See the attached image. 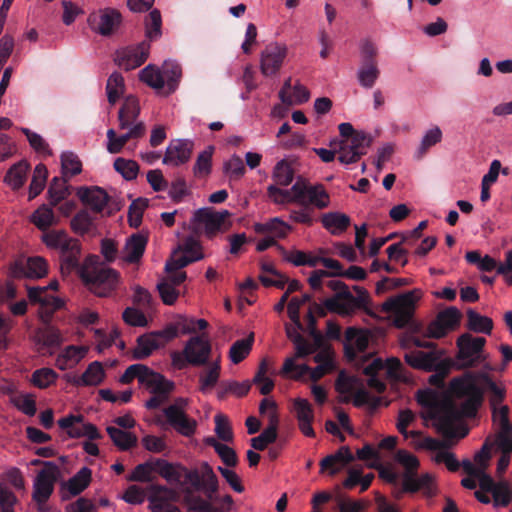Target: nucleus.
<instances>
[{"mask_svg":"<svg viewBox=\"0 0 512 512\" xmlns=\"http://www.w3.org/2000/svg\"><path fill=\"white\" fill-rule=\"evenodd\" d=\"M448 392L452 398L461 401L458 407L433 390L419 391L417 401L425 409L423 418L433 420L436 429L444 436L454 437V422L462 417H475L483 404L484 392L488 394L492 415L495 417L497 407L506 398L507 389L502 382H495L486 372H466L450 381Z\"/></svg>","mask_w":512,"mask_h":512,"instance_id":"1","label":"nucleus"},{"mask_svg":"<svg viewBox=\"0 0 512 512\" xmlns=\"http://www.w3.org/2000/svg\"><path fill=\"white\" fill-rule=\"evenodd\" d=\"M327 287L335 292V295L326 298L322 304L309 302V310L312 315L325 317L327 311L337 313L341 316H352L357 310H362L368 315H373L370 308V295L368 291L361 286H354L356 292L354 296L349 287L340 280H330L326 283Z\"/></svg>","mask_w":512,"mask_h":512,"instance_id":"2","label":"nucleus"},{"mask_svg":"<svg viewBox=\"0 0 512 512\" xmlns=\"http://www.w3.org/2000/svg\"><path fill=\"white\" fill-rule=\"evenodd\" d=\"M269 199L278 205L296 203L304 208L323 210L330 205V195L323 184H312L302 176L297 177L290 189L275 185L267 187Z\"/></svg>","mask_w":512,"mask_h":512,"instance_id":"3","label":"nucleus"},{"mask_svg":"<svg viewBox=\"0 0 512 512\" xmlns=\"http://www.w3.org/2000/svg\"><path fill=\"white\" fill-rule=\"evenodd\" d=\"M41 241L45 246L58 254L61 274L69 275L71 272L80 271L82 256V244L77 238L71 237L66 230L52 229L41 235Z\"/></svg>","mask_w":512,"mask_h":512,"instance_id":"4","label":"nucleus"},{"mask_svg":"<svg viewBox=\"0 0 512 512\" xmlns=\"http://www.w3.org/2000/svg\"><path fill=\"white\" fill-rule=\"evenodd\" d=\"M443 354V350L423 351L414 349L406 352L404 359L414 369L434 372L429 377V383L438 388H443L444 379L455 365L452 358H442Z\"/></svg>","mask_w":512,"mask_h":512,"instance_id":"5","label":"nucleus"},{"mask_svg":"<svg viewBox=\"0 0 512 512\" xmlns=\"http://www.w3.org/2000/svg\"><path fill=\"white\" fill-rule=\"evenodd\" d=\"M395 458L405 468L401 476L402 492L413 494L421 491L426 498L436 496L434 477L429 473L418 475L419 460L415 455L406 450H398Z\"/></svg>","mask_w":512,"mask_h":512,"instance_id":"6","label":"nucleus"},{"mask_svg":"<svg viewBox=\"0 0 512 512\" xmlns=\"http://www.w3.org/2000/svg\"><path fill=\"white\" fill-rule=\"evenodd\" d=\"M177 484H188L195 491H203L205 500H209L212 504L218 502L219 497L216 496L219 487L218 478L207 462L202 463L201 472L197 469L189 470L182 465Z\"/></svg>","mask_w":512,"mask_h":512,"instance_id":"7","label":"nucleus"},{"mask_svg":"<svg viewBox=\"0 0 512 512\" xmlns=\"http://www.w3.org/2000/svg\"><path fill=\"white\" fill-rule=\"evenodd\" d=\"M79 276L89 290L99 297H107L116 290L120 275L109 267L80 268Z\"/></svg>","mask_w":512,"mask_h":512,"instance_id":"8","label":"nucleus"},{"mask_svg":"<svg viewBox=\"0 0 512 512\" xmlns=\"http://www.w3.org/2000/svg\"><path fill=\"white\" fill-rule=\"evenodd\" d=\"M486 339L483 337H474L469 333H464L457 338L456 345L458 348L455 356L454 368L467 369L474 368L483 362L486 357L484 355V346Z\"/></svg>","mask_w":512,"mask_h":512,"instance_id":"9","label":"nucleus"},{"mask_svg":"<svg viewBox=\"0 0 512 512\" xmlns=\"http://www.w3.org/2000/svg\"><path fill=\"white\" fill-rule=\"evenodd\" d=\"M182 465L179 463H170L164 459H155L153 461H146L138 464L131 475L128 477L129 481L136 482H152L154 471L164 478L169 484H177L179 481Z\"/></svg>","mask_w":512,"mask_h":512,"instance_id":"10","label":"nucleus"},{"mask_svg":"<svg viewBox=\"0 0 512 512\" xmlns=\"http://www.w3.org/2000/svg\"><path fill=\"white\" fill-rule=\"evenodd\" d=\"M378 49L370 40L362 41L360 45V67L357 72L359 84L366 89L372 88L380 76L378 67Z\"/></svg>","mask_w":512,"mask_h":512,"instance_id":"11","label":"nucleus"},{"mask_svg":"<svg viewBox=\"0 0 512 512\" xmlns=\"http://www.w3.org/2000/svg\"><path fill=\"white\" fill-rule=\"evenodd\" d=\"M373 138L366 132H360L353 138L332 140L330 146L337 145L338 160L342 164L356 163L362 156L366 155L368 148L372 145Z\"/></svg>","mask_w":512,"mask_h":512,"instance_id":"12","label":"nucleus"},{"mask_svg":"<svg viewBox=\"0 0 512 512\" xmlns=\"http://www.w3.org/2000/svg\"><path fill=\"white\" fill-rule=\"evenodd\" d=\"M416 300L414 292L409 291L387 299L382 304V310L393 316V324L395 327L402 329L412 320Z\"/></svg>","mask_w":512,"mask_h":512,"instance_id":"13","label":"nucleus"},{"mask_svg":"<svg viewBox=\"0 0 512 512\" xmlns=\"http://www.w3.org/2000/svg\"><path fill=\"white\" fill-rule=\"evenodd\" d=\"M231 213L228 210L216 211L213 208H200L193 215V222L203 226L205 236L213 239L219 232L227 231L231 223L228 221Z\"/></svg>","mask_w":512,"mask_h":512,"instance_id":"14","label":"nucleus"},{"mask_svg":"<svg viewBox=\"0 0 512 512\" xmlns=\"http://www.w3.org/2000/svg\"><path fill=\"white\" fill-rule=\"evenodd\" d=\"M59 476L60 470L55 462L44 463L34 480L32 497L36 503L43 504L50 498Z\"/></svg>","mask_w":512,"mask_h":512,"instance_id":"15","label":"nucleus"},{"mask_svg":"<svg viewBox=\"0 0 512 512\" xmlns=\"http://www.w3.org/2000/svg\"><path fill=\"white\" fill-rule=\"evenodd\" d=\"M148 500L152 512H181L174 504L180 500V494L173 488L158 484L151 485Z\"/></svg>","mask_w":512,"mask_h":512,"instance_id":"16","label":"nucleus"},{"mask_svg":"<svg viewBox=\"0 0 512 512\" xmlns=\"http://www.w3.org/2000/svg\"><path fill=\"white\" fill-rule=\"evenodd\" d=\"M47 273V261L40 256L29 257L26 261L16 260L9 268V275L16 279H39L46 276Z\"/></svg>","mask_w":512,"mask_h":512,"instance_id":"17","label":"nucleus"},{"mask_svg":"<svg viewBox=\"0 0 512 512\" xmlns=\"http://www.w3.org/2000/svg\"><path fill=\"white\" fill-rule=\"evenodd\" d=\"M169 343L162 334V329L144 333L137 337L136 345L131 350L133 360H144L150 357L154 351L165 347Z\"/></svg>","mask_w":512,"mask_h":512,"instance_id":"18","label":"nucleus"},{"mask_svg":"<svg viewBox=\"0 0 512 512\" xmlns=\"http://www.w3.org/2000/svg\"><path fill=\"white\" fill-rule=\"evenodd\" d=\"M211 351L210 341L204 335H197L190 337L186 342L183 354L190 365L203 366L208 364Z\"/></svg>","mask_w":512,"mask_h":512,"instance_id":"19","label":"nucleus"},{"mask_svg":"<svg viewBox=\"0 0 512 512\" xmlns=\"http://www.w3.org/2000/svg\"><path fill=\"white\" fill-rule=\"evenodd\" d=\"M150 44L143 41L135 46H129L117 51L115 62L126 71L140 67L148 58Z\"/></svg>","mask_w":512,"mask_h":512,"instance_id":"20","label":"nucleus"},{"mask_svg":"<svg viewBox=\"0 0 512 512\" xmlns=\"http://www.w3.org/2000/svg\"><path fill=\"white\" fill-rule=\"evenodd\" d=\"M178 249L183 253V255L177 259L173 258L167 261L165 265L166 272L180 270L181 268H184L193 262L199 261L204 257L199 241L193 237L185 238Z\"/></svg>","mask_w":512,"mask_h":512,"instance_id":"21","label":"nucleus"},{"mask_svg":"<svg viewBox=\"0 0 512 512\" xmlns=\"http://www.w3.org/2000/svg\"><path fill=\"white\" fill-rule=\"evenodd\" d=\"M286 56V46L278 43L267 45L260 55L261 73L266 77L276 75L281 69Z\"/></svg>","mask_w":512,"mask_h":512,"instance_id":"22","label":"nucleus"},{"mask_svg":"<svg viewBox=\"0 0 512 512\" xmlns=\"http://www.w3.org/2000/svg\"><path fill=\"white\" fill-rule=\"evenodd\" d=\"M91 30L102 36L111 35L121 23V14L114 9H105L93 12L88 17Z\"/></svg>","mask_w":512,"mask_h":512,"instance_id":"23","label":"nucleus"},{"mask_svg":"<svg viewBox=\"0 0 512 512\" xmlns=\"http://www.w3.org/2000/svg\"><path fill=\"white\" fill-rule=\"evenodd\" d=\"M167 422L181 435L190 437L195 433L197 423L181 410L178 405H170L163 410Z\"/></svg>","mask_w":512,"mask_h":512,"instance_id":"24","label":"nucleus"},{"mask_svg":"<svg viewBox=\"0 0 512 512\" xmlns=\"http://www.w3.org/2000/svg\"><path fill=\"white\" fill-rule=\"evenodd\" d=\"M193 142L190 140H171L166 148L163 163L172 166H179L186 163L192 154Z\"/></svg>","mask_w":512,"mask_h":512,"instance_id":"25","label":"nucleus"},{"mask_svg":"<svg viewBox=\"0 0 512 512\" xmlns=\"http://www.w3.org/2000/svg\"><path fill=\"white\" fill-rule=\"evenodd\" d=\"M322 265L327 270H314L308 279V283L314 291H322L323 278L341 277L344 270L342 264L338 260L332 258L324 257Z\"/></svg>","mask_w":512,"mask_h":512,"instance_id":"26","label":"nucleus"},{"mask_svg":"<svg viewBox=\"0 0 512 512\" xmlns=\"http://www.w3.org/2000/svg\"><path fill=\"white\" fill-rule=\"evenodd\" d=\"M67 381L74 386H97L105 378V370L99 361L91 362L81 376L66 375Z\"/></svg>","mask_w":512,"mask_h":512,"instance_id":"27","label":"nucleus"},{"mask_svg":"<svg viewBox=\"0 0 512 512\" xmlns=\"http://www.w3.org/2000/svg\"><path fill=\"white\" fill-rule=\"evenodd\" d=\"M77 195L84 204L89 205L97 213L102 212L111 201L105 190L98 186L81 187Z\"/></svg>","mask_w":512,"mask_h":512,"instance_id":"28","label":"nucleus"},{"mask_svg":"<svg viewBox=\"0 0 512 512\" xmlns=\"http://www.w3.org/2000/svg\"><path fill=\"white\" fill-rule=\"evenodd\" d=\"M353 460L354 457L350 449L346 446L340 447L336 453L330 454L321 460V472L329 470L331 475H335Z\"/></svg>","mask_w":512,"mask_h":512,"instance_id":"29","label":"nucleus"},{"mask_svg":"<svg viewBox=\"0 0 512 512\" xmlns=\"http://www.w3.org/2000/svg\"><path fill=\"white\" fill-rule=\"evenodd\" d=\"M294 409L301 432L307 437H314L315 432L312 427L314 414L311 404L306 399L297 398L294 401Z\"/></svg>","mask_w":512,"mask_h":512,"instance_id":"30","label":"nucleus"},{"mask_svg":"<svg viewBox=\"0 0 512 512\" xmlns=\"http://www.w3.org/2000/svg\"><path fill=\"white\" fill-rule=\"evenodd\" d=\"M347 344L345 354L348 358L354 359L357 352H364L369 344V337L365 331L349 327L345 332Z\"/></svg>","mask_w":512,"mask_h":512,"instance_id":"31","label":"nucleus"},{"mask_svg":"<svg viewBox=\"0 0 512 512\" xmlns=\"http://www.w3.org/2000/svg\"><path fill=\"white\" fill-rule=\"evenodd\" d=\"M196 332L194 319L178 314L174 320L169 322L163 329L162 334L168 342H171L179 336V334H191Z\"/></svg>","mask_w":512,"mask_h":512,"instance_id":"32","label":"nucleus"},{"mask_svg":"<svg viewBox=\"0 0 512 512\" xmlns=\"http://www.w3.org/2000/svg\"><path fill=\"white\" fill-rule=\"evenodd\" d=\"M309 334L313 339V343H309L300 333H295V348L297 358H304L310 354L315 353L317 350L324 348L325 340L322 333L318 329L309 331Z\"/></svg>","mask_w":512,"mask_h":512,"instance_id":"33","label":"nucleus"},{"mask_svg":"<svg viewBox=\"0 0 512 512\" xmlns=\"http://www.w3.org/2000/svg\"><path fill=\"white\" fill-rule=\"evenodd\" d=\"M184 493V502L188 506L189 510L194 512H219L214 504L205 498L195 495V490L188 484H175Z\"/></svg>","mask_w":512,"mask_h":512,"instance_id":"34","label":"nucleus"},{"mask_svg":"<svg viewBox=\"0 0 512 512\" xmlns=\"http://www.w3.org/2000/svg\"><path fill=\"white\" fill-rule=\"evenodd\" d=\"M148 243L147 236L141 233L132 234L127 238L124 247V260L128 263H137L142 258Z\"/></svg>","mask_w":512,"mask_h":512,"instance_id":"35","label":"nucleus"},{"mask_svg":"<svg viewBox=\"0 0 512 512\" xmlns=\"http://www.w3.org/2000/svg\"><path fill=\"white\" fill-rule=\"evenodd\" d=\"M87 351L86 347L69 345L57 356L55 365L62 371L73 368L86 356Z\"/></svg>","mask_w":512,"mask_h":512,"instance_id":"36","label":"nucleus"},{"mask_svg":"<svg viewBox=\"0 0 512 512\" xmlns=\"http://www.w3.org/2000/svg\"><path fill=\"white\" fill-rule=\"evenodd\" d=\"M139 114L140 106L138 99L132 95L126 97L118 112L119 128L122 130L128 129L138 118Z\"/></svg>","mask_w":512,"mask_h":512,"instance_id":"37","label":"nucleus"},{"mask_svg":"<svg viewBox=\"0 0 512 512\" xmlns=\"http://www.w3.org/2000/svg\"><path fill=\"white\" fill-rule=\"evenodd\" d=\"M34 342L38 346V352L43 353L44 349H54L61 345L62 337L54 327L39 328L35 332Z\"/></svg>","mask_w":512,"mask_h":512,"instance_id":"38","label":"nucleus"},{"mask_svg":"<svg viewBox=\"0 0 512 512\" xmlns=\"http://www.w3.org/2000/svg\"><path fill=\"white\" fill-rule=\"evenodd\" d=\"M278 417L275 413L270 415L269 425L260 435L251 439V446L258 451H263L269 444L277 439Z\"/></svg>","mask_w":512,"mask_h":512,"instance_id":"39","label":"nucleus"},{"mask_svg":"<svg viewBox=\"0 0 512 512\" xmlns=\"http://www.w3.org/2000/svg\"><path fill=\"white\" fill-rule=\"evenodd\" d=\"M322 225L333 235H339L350 226V217L340 212H329L322 216Z\"/></svg>","mask_w":512,"mask_h":512,"instance_id":"40","label":"nucleus"},{"mask_svg":"<svg viewBox=\"0 0 512 512\" xmlns=\"http://www.w3.org/2000/svg\"><path fill=\"white\" fill-rule=\"evenodd\" d=\"M28 170L29 164L24 160L19 161L9 168L5 175L4 181L13 190H18L24 185Z\"/></svg>","mask_w":512,"mask_h":512,"instance_id":"41","label":"nucleus"},{"mask_svg":"<svg viewBox=\"0 0 512 512\" xmlns=\"http://www.w3.org/2000/svg\"><path fill=\"white\" fill-rule=\"evenodd\" d=\"M467 328L476 333H484L490 335L493 329V321L491 318L480 315L473 309H468Z\"/></svg>","mask_w":512,"mask_h":512,"instance_id":"42","label":"nucleus"},{"mask_svg":"<svg viewBox=\"0 0 512 512\" xmlns=\"http://www.w3.org/2000/svg\"><path fill=\"white\" fill-rule=\"evenodd\" d=\"M92 472L88 467L81 468L73 477L65 484L68 492L73 495H79L83 492L91 482Z\"/></svg>","mask_w":512,"mask_h":512,"instance_id":"43","label":"nucleus"},{"mask_svg":"<svg viewBox=\"0 0 512 512\" xmlns=\"http://www.w3.org/2000/svg\"><path fill=\"white\" fill-rule=\"evenodd\" d=\"M254 343V334L251 333L248 337L235 341L229 350V358L234 364L242 362L252 350Z\"/></svg>","mask_w":512,"mask_h":512,"instance_id":"44","label":"nucleus"},{"mask_svg":"<svg viewBox=\"0 0 512 512\" xmlns=\"http://www.w3.org/2000/svg\"><path fill=\"white\" fill-rule=\"evenodd\" d=\"M254 229L257 233L270 232L278 238H285L292 227L280 218L275 217L266 223H256Z\"/></svg>","mask_w":512,"mask_h":512,"instance_id":"45","label":"nucleus"},{"mask_svg":"<svg viewBox=\"0 0 512 512\" xmlns=\"http://www.w3.org/2000/svg\"><path fill=\"white\" fill-rule=\"evenodd\" d=\"M106 431L114 445L117 446L120 450H129L137 443V437L130 432L123 431L113 426H108Z\"/></svg>","mask_w":512,"mask_h":512,"instance_id":"46","label":"nucleus"},{"mask_svg":"<svg viewBox=\"0 0 512 512\" xmlns=\"http://www.w3.org/2000/svg\"><path fill=\"white\" fill-rule=\"evenodd\" d=\"M32 223L43 233L50 231L52 225L56 224L55 215L52 208L42 205L31 216Z\"/></svg>","mask_w":512,"mask_h":512,"instance_id":"47","label":"nucleus"},{"mask_svg":"<svg viewBox=\"0 0 512 512\" xmlns=\"http://www.w3.org/2000/svg\"><path fill=\"white\" fill-rule=\"evenodd\" d=\"M221 366L218 361L214 362L210 367L202 371L199 375V390L202 393L210 391L220 378Z\"/></svg>","mask_w":512,"mask_h":512,"instance_id":"48","label":"nucleus"},{"mask_svg":"<svg viewBox=\"0 0 512 512\" xmlns=\"http://www.w3.org/2000/svg\"><path fill=\"white\" fill-rule=\"evenodd\" d=\"M272 178L275 182V186H288L294 180V169L290 163L286 160L277 162L273 169Z\"/></svg>","mask_w":512,"mask_h":512,"instance_id":"49","label":"nucleus"},{"mask_svg":"<svg viewBox=\"0 0 512 512\" xmlns=\"http://www.w3.org/2000/svg\"><path fill=\"white\" fill-rule=\"evenodd\" d=\"M124 90L125 84L123 76L118 72H113L109 76L106 84L108 102L114 105L122 96Z\"/></svg>","mask_w":512,"mask_h":512,"instance_id":"50","label":"nucleus"},{"mask_svg":"<svg viewBox=\"0 0 512 512\" xmlns=\"http://www.w3.org/2000/svg\"><path fill=\"white\" fill-rule=\"evenodd\" d=\"M250 388L251 385L248 381L242 383L237 381H222L217 391V397L223 400L229 393L243 397L249 392Z\"/></svg>","mask_w":512,"mask_h":512,"instance_id":"51","label":"nucleus"},{"mask_svg":"<svg viewBox=\"0 0 512 512\" xmlns=\"http://www.w3.org/2000/svg\"><path fill=\"white\" fill-rule=\"evenodd\" d=\"M48 176L47 168L44 164H38L33 172L32 180L29 186V199H34L38 196L45 187L46 179Z\"/></svg>","mask_w":512,"mask_h":512,"instance_id":"52","label":"nucleus"},{"mask_svg":"<svg viewBox=\"0 0 512 512\" xmlns=\"http://www.w3.org/2000/svg\"><path fill=\"white\" fill-rule=\"evenodd\" d=\"M139 78L153 89L160 90L165 85L161 71L153 65H148L140 71Z\"/></svg>","mask_w":512,"mask_h":512,"instance_id":"53","label":"nucleus"},{"mask_svg":"<svg viewBox=\"0 0 512 512\" xmlns=\"http://www.w3.org/2000/svg\"><path fill=\"white\" fill-rule=\"evenodd\" d=\"M65 179L55 177L52 179L49 189V201L51 206H56L60 201L69 195L68 186Z\"/></svg>","mask_w":512,"mask_h":512,"instance_id":"54","label":"nucleus"},{"mask_svg":"<svg viewBox=\"0 0 512 512\" xmlns=\"http://www.w3.org/2000/svg\"><path fill=\"white\" fill-rule=\"evenodd\" d=\"M148 207V199L137 198L134 200L128 209V222L133 228H138L142 223L143 213Z\"/></svg>","mask_w":512,"mask_h":512,"instance_id":"55","label":"nucleus"},{"mask_svg":"<svg viewBox=\"0 0 512 512\" xmlns=\"http://www.w3.org/2000/svg\"><path fill=\"white\" fill-rule=\"evenodd\" d=\"M312 295L304 294L301 298L293 297L288 304V316L290 320L297 326L299 329H303V325L300 321V309H302V305L311 302Z\"/></svg>","mask_w":512,"mask_h":512,"instance_id":"56","label":"nucleus"},{"mask_svg":"<svg viewBox=\"0 0 512 512\" xmlns=\"http://www.w3.org/2000/svg\"><path fill=\"white\" fill-rule=\"evenodd\" d=\"M161 73L164 80L166 79L168 93L174 92L182 75L180 65L173 62H165Z\"/></svg>","mask_w":512,"mask_h":512,"instance_id":"57","label":"nucleus"},{"mask_svg":"<svg viewBox=\"0 0 512 512\" xmlns=\"http://www.w3.org/2000/svg\"><path fill=\"white\" fill-rule=\"evenodd\" d=\"M58 378V374L51 368H40L32 373L31 382L34 386L45 389L53 384Z\"/></svg>","mask_w":512,"mask_h":512,"instance_id":"58","label":"nucleus"},{"mask_svg":"<svg viewBox=\"0 0 512 512\" xmlns=\"http://www.w3.org/2000/svg\"><path fill=\"white\" fill-rule=\"evenodd\" d=\"M93 218L90 216L88 211H79L70 222L71 229L79 235H85L88 233L93 226Z\"/></svg>","mask_w":512,"mask_h":512,"instance_id":"59","label":"nucleus"},{"mask_svg":"<svg viewBox=\"0 0 512 512\" xmlns=\"http://www.w3.org/2000/svg\"><path fill=\"white\" fill-rule=\"evenodd\" d=\"M146 36L150 40H154L161 35L162 18L158 9L152 10L145 20Z\"/></svg>","mask_w":512,"mask_h":512,"instance_id":"60","label":"nucleus"},{"mask_svg":"<svg viewBox=\"0 0 512 512\" xmlns=\"http://www.w3.org/2000/svg\"><path fill=\"white\" fill-rule=\"evenodd\" d=\"M113 166L114 169L123 176V178L129 181L135 179L139 172V165L134 160L117 158L114 161Z\"/></svg>","mask_w":512,"mask_h":512,"instance_id":"61","label":"nucleus"},{"mask_svg":"<svg viewBox=\"0 0 512 512\" xmlns=\"http://www.w3.org/2000/svg\"><path fill=\"white\" fill-rule=\"evenodd\" d=\"M442 131L438 126L429 129L422 138L418 148V158H421L432 146L441 142Z\"/></svg>","mask_w":512,"mask_h":512,"instance_id":"62","label":"nucleus"},{"mask_svg":"<svg viewBox=\"0 0 512 512\" xmlns=\"http://www.w3.org/2000/svg\"><path fill=\"white\" fill-rule=\"evenodd\" d=\"M149 371V367L144 364H132L126 368L120 376L119 382L122 384H130L134 379L139 383L144 381V374Z\"/></svg>","mask_w":512,"mask_h":512,"instance_id":"63","label":"nucleus"},{"mask_svg":"<svg viewBox=\"0 0 512 512\" xmlns=\"http://www.w3.org/2000/svg\"><path fill=\"white\" fill-rule=\"evenodd\" d=\"M437 317L446 327V329L451 331L459 326L462 314L456 307H449L443 311H440Z\"/></svg>","mask_w":512,"mask_h":512,"instance_id":"64","label":"nucleus"}]
</instances>
